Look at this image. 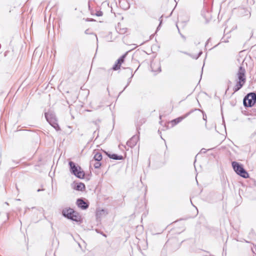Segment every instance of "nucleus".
Listing matches in <instances>:
<instances>
[{"label":"nucleus","instance_id":"24","mask_svg":"<svg viewBox=\"0 0 256 256\" xmlns=\"http://www.w3.org/2000/svg\"><path fill=\"white\" fill-rule=\"evenodd\" d=\"M88 30H86L85 31V33H86V34H88Z\"/></svg>","mask_w":256,"mask_h":256},{"label":"nucleus","instance_id":"14","mask_svg":"<svg viewBox=\"0 0 256 256\" xmlns=\"http://www.w3.org/2000/svg\"><path fill=\"white\" fill-rule=\"evenodd\" d=\"M110 158L116 160H121L123 159V156H118L116 154H108Z\"/></svg>","mask_w":256,"mask_h":256},{"label":"nucleus","instance_id":"20","mask_svg":"<svg viewBox=\"0 0 256 256\" xmlns=\"http://www.w3.org/2000/svg\"><path fill=\"white\" fill-rule=\"evenodd\" d=\"M96 16H102V12H98L97 14H96Z\"/></svg>","mask_w":256,"mask_h":256},{"label":"nucleus","instance_id":"27","mask_svg":"<svg viewBox=\"0 0 256 256\" xmlns=\"http://www.w3.org/2000/svg\"><path fill=\"white\" fill-rule=\"evenodd\" d=\"M229 89V87L228 88V89L226 90V92Z\"/></svg>","mask_w":256,"mask_h":256},{"label":"nucleus","instance_id":"10","mask_svg":"<svg viewBox=\"0 0 256 256\" xmlns=\"http://www.w3.org/2000/svg\"><path fill=\"white\" fill-rule=\"evenodd\" d=\"M120 6L123 10H128L130 8V4L128 0H119Z\"/></svg>","mask_w":256,"mask_h":256},{"label":"nucleus","instance_id":"6","mask_svg":"<svg viewBox=\"0 0 256 256\" xmlns=\"http://www.w3.org/2000/svg\"><path fill=\"white\" fill-rule=\"evenodd\" d=\"M256 103V94L254 92L248 94L244 98V105L246 107H251Z\"/></svg>","mask_w":256,"mask_h":256},{"label":"nucleus","instance_id":"3","mask_svg":"<svg viewBox=\"0 0 256 256\" xmlns=\"http://www.w3.org/2000/svg\"><path fill=\"white\" fill-rule=\"evenodd\" d=\"M45 118L48 123L56 130H60L56 120L54 112L52 111H48L44 114Z\"/></svg>","mask_w":256,"mask_h":256},{"label":"nucleus","instance_id":"28","mask_svg":"<svg viewBox=\"0 0 256 256\" xmlns=\"http://www.w3.org/2000/svg\"><path fill=\"white\" fill-rule=\"evenodd\" d=\"M204 119L205 120H206V118H204Z\"/></svg>","mask_w":256,"mask_h":256},{"label":"nucleus","instance_id":"22","mask_svg":"<svg viewBox=\"0 0 256 256\" xmlns=\"http://www.w3.org/2000/svg\"><path fill=\"white\" fill-rule=\"evenodd\" d=\"M200 43V42L199 40H198V42H194V44H196V45H197L198 44H199Z\"/></svg>","mask_w":256,"mask_h":256},{"label":"nucleus","instance_id":"13","mask_svg":"<svg viewBox=\"0 0 256 256\" xmlns=\"http://www.w3.org/2000/svg\"><path fill=\"white\" fill-rule=\"evenodd\" d=\"M85 185L82 182L78 183L75 187V189L77 190L84 191L85 190Z\"/></svg>","mask_w":256,"mask_h":256},{"label":"nucleus","instance_id":"18","mask_svg":"<svg viewBox=\"0 0 256 256\" xmlns=\"http://www.w3.org/2000/svg\"><path fill=\"white\" fill-rule=\"evenodd\" d=\"M101 166V163L100 162L97 161L94 164V166L96 168H98Z\"/></svg>","mask_w":256,"mask_h":256},{"label":"nucleus","instance_id":"12","mask_svg":"<svg viewBox=\"0 0 256 256\" xmlns=\"http://www.w3.org/2000/svg\"><path fill=\"white\" fill-rule=\"evenodd\" d=\"M94 158L96 161L100 162L102 160V153L98 152H95Z\"/></svg>","mask_w":256,"mask_h":256},{"label":"nucleus","instance_id":"1","mask_svg":"<svg viewBox=\"0 0 256 256\" xmlns=\"http://www.w3.org/2000/svg\"><path fill=\"white\" fill-rule=\"evenodd\" d=\"M236 84L233 88L234 92L240 90L246 82V70L242 66H240L236 74Z\"/></svg>","mask_w":256,"mask_h":256},{"label":"nucleus","instance_id":"11","mask_svg":"<svg viewBox=\"0 0 256 256\" xmlns=\"http://www.w3.org/2000/svg\"><path fill=\"white\" fill-rule=\"evenodd\" d=\"M116 30L117 32L121 34H125L128 32V28L122 26L120 24H118L117 26L116 27Z\"/></svg>","mask_w":256,"mask_h":256},{"label":"nucleus","instance_id":"16","mask_svg":"<svg viewBox=\"0 0 256 256\" xmlns=\"http://www.w3.org/2000/svg\"><path fill=\"white\" fill-rule=\"evenodd\" d=\"M126 54H124L122 55V56H120L117 60V62L118 64H121L124 62V58L126 56Z\"/></svg>","mask_w":256,"mask_h":256},{"label":"nucleus","instance_id":"7","mask_svg":"<svg viewBox=\"0 0 256 256\" xmlns=\"http://www.w3.org/2000/svg\"><path fill=\"white\" fill-rule=\"evenodd\" d=\"M150 67L152 72H161L160 64L158 61L152 62Z\"/></svg>","mask_w":256,"mask_h":256},{"label":"nucleus","instance_id":"19","mask_svg":"<svg viewBox=\"0 0 256 256\" xmlns=\"http://www.w3.org/2000/svg\"><path fill=\"white\" fill-rule=\"evenodd\" d=\"M202 54V52H199L198 54V56H193L192 58H195V59H198L200 56V55Z\"/></svg>","mask_w":256,"mask_h":256},{"label":"nucleus","instance_id":"29","mask_svg":"<svg viewBox=\"0 0 256 256\" xmlns=\"http://www.w3.org/2000/svg\"><path fill=\"white\" fill-rule=\"evenodd\" d=\"M175 1H176V0H175Z\"/></svg>","mask_w":256,"mask_h":256},{"label":"nucleus","instance_id":"9","mask_svg":"<svg viewBox=\"0 0 256 256\" xmlns=\"http://www.w3.org/2000/svg\"><path fill=\"white\" fill-rule=\"evenodd\" d=\"M76 204L78 207L82 210H86L88 207V204L81 198H78L77 200Z\"/></svg>","mask_w":256,"mask_h":256},{"label":"nucleus","instance_id":"26","mask_svg":"<svg viewBox=\"0 0 256 256\" xmlns=\"http://www.w3.org/2000/svg\"><path fill=\"white\" fill-rule=\"evenodd\" d=\"M40 190H41L38 189V192H40Z\"/></svg>","mask_w":256,"mask_h":256},{"label":"nucleus","instance_id":"15","mask_svg":"<svg viewBox=\"0 0 256 256\" xmlns=\"http://www.w3.org/2000/svg\"><path fill=\"white\" fill-rule=\"evenodd\" d=\"M183 118H184L182 117H180L172 120L171 122L172 126H174L179 123L180 122Z\"/></svg>","mask_w":256,"mask_h":256},{"label":"nucleus","instance_id":"5","mask_svg":"<svg viewBox=\"0 0 256 256\" xmlns=\"http://www.w3.org/2000/svg\"><path fill=\"white\" fill-rule=\"evenodd\" d=\"M232 166L236 173L244 178H247L249 176L248 174L242 165L236 162H232Z\"/></svg>","mask_w":256,"mask_h":256},{"label":"nucleus","instance_id":"4","mask_svg":"<svg viewBox=\"0 0 256 256\" xmlns=\"http://www.w3.org/2000/svg\"><path fill=\"white\" fill-rule=\"evenodd\" d=\"M62 214L64 217L74 221L78 222L80 220V216L78 212L72 208H65L62 210Z\"/></svg>","mask_w":256,"mask_h":256},{"label":"nucleus","instance_id":"23","mask_svg":"<svg viewBox=\"0 0 256 256\" xmlns=\"http://www.w3.org/2000/svg\"><path fill=\"white\" fill-rule=\"evenodd\" d=\"M161 23H162V22H160V24L158 25V28H157V29H158V28H160V24H161Z\"/></svg>","mask_w":256,"mask_h":256},{"label":"nucleus","instance_id":"17","mask_svg":"<svg viewBox=\"0 0 256 256\" xmlns=\"http://www.w3.org/2000/svg\"><path fill=\"white\" fill-rule=\"evenodd\" d=\"M120 64L117 62L112 67V69L114 70H118L120 68Z\"/></svg>","mask_w":256,"mask_h":256},{"label":"nucleus","instance_id":"25","mask_svg":"<svg viewBox=\"0 0 256 256\" xmlns=\"http://www.w3.org/2000/svg\"><path fill=\"white\" fill-rule=\"evenodd\" d=\"M209 40H208L207 42L206 43V46L207 44H208V42Z\"/></svg>","mask_w":256,"mask_h":256},{"label":"nucleus","instance_id":"21","mask_svg":"<svg viewBox=\"0 0 256 256\" xmlns=\"http://www.w3.org/2000/svg\"><path fill=\"white\" fill-rule=\"evenodd\" d=\"M180 52H182V53H184V54H186L189 55V56H191V55H190V54H188V52H181V51H180Z\"/></svg>","mask_w":256,"mask_h":256},{"label":"nucleus","instance_id":"2","mask_svg":"<svg viewBox=\"0 0 256 256\" xmlns=\"http://www.w3.org/2000/svg\"><path fill=\"white\" fill-rule=\"evenodd\" d=\"M68 164L70 167V172L72 174L79 178H84V172L80 166H76V164L72 161L69 162Z\"/></svg>","mask_w":256,"mask_h":256},{"label":"nucleus","instance_id":"8","mask_svg":"<svg viewBox=\"0 0 256 256\" xmlns=\"http://www.w3.org/2000/svg\"><path fill=\"white\" fill-rule=\"evenodd\" d=\"M139 138L138 136H134L127 142L126 144L128 146L132 148L136 144Z\"/></svg>","mask_w":256,"mask_h":256}]
</instances>
